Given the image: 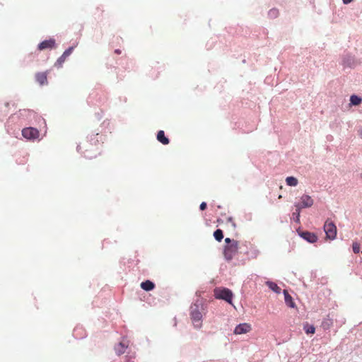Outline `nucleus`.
<instances>
[{
	"instance_id": "1",
	"label": "nucleus",
	"mask_w": 362,
	"mask_h": 362,
	"mask_svg": "<svg viewBox=\"0 0 362 362\" xmlns=\"http://www.w3.org/2000/svg\"><path fill=\"white\" fill-rule=\"evenodd\" d=\"M99 134H91L77 146L78 152L88 159L95 158L100 153Z\"/></svg>"
},
{
	"instance_id": "2",
	"label": "nucleus",
	"mask_w": 362,
	"mask_h": 362,
	"mask_svg": "<svg viewBox=\"0 0 362 362\" xmlns=\"http://www.w3.org/2000/svg\"><path fill=\"white\" fill-rule=\"evenodd\" d=\"M243 244L240 245L239 243L228 238V260L235 257L242 252L247 253L246 250L243 251Z\"/></svg>"
},
{
	"instance_id": "3",
	"label": "nucleus",
	"mask_w": 362,
	"mask_h": 362,
	"mask_svg": "<svg viewBox=\"0 0 362 362\" xmlns=\"http://www.w3.org/2000/svg\"><path fill=\"white\" fill-rule=\"evenodd\" d=\"M202 306L194 303L190 307V316L193 324L196 327H200L202 318Z\"/></svg>"
},
{
	"instance_id": "4",
	"label": "nucleus",
	"mask_w": 362,
	"mask_h": 362,
	"mask_svg": "<svg viewBox=\"0 0 362 362\" xmlns=\"http://www.w3.org/2000/svg\"><path fill=\"white\" fill-rule=\"evenodd\" d=\"M324 230L326 233L327 238L330 240L335 239L337 236V227L335 224L327 219L324 224Z\"/></svg>"
},
{
	"instance_id": "5",
	"label": "nucleus",
	"mask_w": 362,
	"mask_h": 362,
	"mask_svg": "<svg viewBox=\"0 0 362 362\" xmlns=\"http://www.w3.org/2000/svg\"><path fill=\"white\" fill-rule=\"evenodd\" d=\"M39 131L33 127H27L22 130V135L28 139H35L39 137Z\"/></svg>"
},
{
	"instance_id": "6",
	"label": "nucleus",
	"mask_w": 362,
	"mask_h": 362,
	"mask_svg": "<svg viewBox=\"0 0 362 362\" xmlns=\"http://www.w3.org/2000/svg\"><path fill=\"white\" fill-rule=\"evenodd\" d=\"M300 203L295 204L296 208L303 209L310 207L313 205L314 201L309 195L304 194L300 197Z\"/></svg>"
},
{
	"instance_id": "7",
	"label": "nucleus",
	"mask_w": 362,
	"mask_h": 362,
	"mask_svg": "<svg viewBox=\"0 0 362 362\" xmlns=\"http://www.w3.org/2000/svg\"><path fill=\"white\" fill-rule=\"evenodd\" d=\"M252 330V326L249 323H241L237 325L234 329L235 334H247Z\"/></svg>"
},
{
	"instance_id": "8",
	"label": "nucleus",
	"mask_w": 362,
	"mask_h": 362,
	"mask_svg": "<svg viewBox=\"0 0 362 362\" xmlns=\"http://www.w3.org/2000/svg\"><path fill=\"white\" fill-rule=\"evenodd\" d=\"M74 50V47H70L67 49H66L62 55L55 62V66L62 67L64 62L66 61V58L72 53Z\"/></svg>"
},
{
	"instance_id": "9",
	"label": "nucleus",
	"mask_w": 362,
	"mask_h": 362,
	"mask_svg": "<svg viewBox=\"0 0 362 362\" xmlns=\"http://www.w3.org/2000/svg\"><path fill=\"white\" fill-rule=\"evenodd\" d=\"M55 47V40L54 39H49L42 41L38 45V49L39 50H44L46 49H52Z\"/></svg>"
},
{
	"instance_id": "10",
	"label": "nucleus",
	"mask_w": 362,
	"mask_h": 362,
	"mask_svg": "<svg viewBox=\"0 0 362 362\" xmlns=\"http://www.w3.org/2000/svg\"><path fill=\"white\" fill-rule=\"evenodd\" d=\"M300 237L303 239L306 240L308 242L310 243H314L317 241V235L311 232L304 231L299 233Z\"/></svg>"
},
{
	"instance_id": "11",
	"label": "nucleus",
	"mask_w": 362,
	"mask_h": 362,
	"mask_svg": "<svg viewBox=\"0 0 362 362\" xmlns=\"http://www.w3.org/2000/svg\"><path fill=\"white\" fill-rule=\"evenodd\" d=\"M127 347L128 343L124 341H122L117 345L115 346V349L117 354L119 356L125 352Z\"/></svg>"
},
{
	"instance_id": "12",
	"label": "nucleus",
	"mask_w": 362,
	"mask_h": 362,
	"mask_svg": "<svg viewBox=\"0 0 362 362\" xmlns=\"http://www.w3.org/2000/svg\"><path fill=\"white\" fill-rule=\"evenodd\" d=\"M36 81L40 84L44 85L47 83V73L39 72L35 74Z\"/></svg>"
},
{
	"instance_id": "13",
	"label": "nucleus",
	"mask_w": 362,
	"mask_h": 362,
	"mask_svg": "<svg viewBox=\"0 0 362 362\" xmlns=\"http://www.w3.org/2000/svg\"><path fill=\"white\" fill-rule=\"evenodd\" d=\"M141 288L146 291H152L155 288V284L154 283H153L152 281H151L150 280H146L145 281H143L141 284Z\"/></svg>"
},
{
	"instance_id": "14",
	"label": "nucleus",
	"mask_w": 362,
	"mask_h": 362,
	"mask_svg": "<svg viewBox=\"0 0 362 362\" xmlns=\"http://www.w3.org/2000/svg\"><path fill=\"white\" fill-rule=\"evenodd\" d=\"M214 296L218 299H223L226 300V288H216L214 290Z\"/></svg>"
},
{
	"instance_id": "15",
	"label": "nucleus",
	"mask_w": 362,
	"mask_h": 362,
	"mask_svg": "<svg viewBox=\"0 0 362 362\" xmlns=\"http://www.w3.org/2000/svg\"><path fill=\"white\" fill-rule=\"evenodd\" d=\"M157 139L159 142L164 145H167L169 144V139L165 136L164 131L160 130L157 133Z\"/></svg>"
},
{
	"instance_id": "16",
	"label": "nucleus",
	"mask_w": 362,
	"mask_h": 362,
	"mask_svg": "<svg viewBox=\"0 0 362 362\" xmlns=\"http://www.w3.org/2000/svg\"><path fill=\"white\" fill-rule=\"evenodd\" d=\"M284 294L285 297L286 303L291 308H293L295 306L294 303L293 302L292 297L290 296L288 292L286 290H284Z\"/></svg>"
},
{
	"instance_id": "17",
	"label": "nucleus",
	"mask_w": 362,
	"mask_h": 362,
	"mask_svg": "<svg viewBox=\"0 0 362 362\" xmlns=\"http://www.w3.org/2000/svg\"><path fill=\"white\" fill-rule=\"evenodd\" d=\"M362 102V98L358 95H352L350 97V104L351 105H359Z\"/></svg>"
},
{
	"instance_id": "18",
	"label": "nucleus",
	"mask_w": 362,
	"mask_h": 362,
	"mask_svg": "<svg viewBox=\"0 0 362 362\" xmlns=\"http://www.w3.org/2000/svg\"><path fill=\"white\" fill-rule=\"evenodd\" d=\"M267 285L268 287L276 293H280L281 291V288L275 283L272 281H267Z\"/></svg>"
},
{
	"instance_id": "19",
	"label": "nucleus",
	"mask_w": 362,
	"mask_h": 362,
	"mask_svg": "<svg viewBox=\"0 0 362 362\" xmlns=\"http://www.w3.org/2000/svg\"><path fill=\"white\" fill-rule=\"evenodd\" d=\"M303 329L306 334H314L315 332V327L313 325H309L308 322H305L303 325Z\"/></svg>"
},
{
	"instance_id": "20",
	"label": "nucleus",
	"mask_w": 362,
	"mask_h": 362,
	"mask_svg": "<svg viewBox=\"0 0 362 362\" xmlns=\"http://www.w3.org/2000/svg\"><path fill=\"white\" fill-rule=\"evenodd\" d=\"M214 237L217 241L221 242L222 240V239L223 238V233L222 230H221V229L216 230L214 233Z\"/></svg>"
},
{
	"instance_id": "21",
	"label": "nucleus",
	"mask_w": 362,
	"mask_h": 362,
	"mask_svg": "<svg viewBox=\"0 0 362 362\" xmlns=\"http://www.w3.org/2000/svg\"><path fill=\"white\" fill-rule=\"evenodd\" d=\"M286 182L288 186H292V187L296 186L298 183V180L294 177H288L286 179Z\"/></svg>"
},
{
	"instance_id": "22",
	"label": "nucleus",
	"mask_w": 362,
	"mask_h": 362,
	"mask_svg": "<svg viewBox=\"0 0 362 362\" xmlns=\"http://www.w3.org/2000/svg\"><path fill=\"white\" fill-rule=\"evenodd\" d=\"M353 251L354 253H358L360 252V245L358 243H354L353 245Z\"/></svg>"
},
{
	"instance_id": "23",
	"label": "nucleus",
	"mask_w": 362,
	"mask_h": 362,
	"mask_svg": "<svg viewBox=\"0 0 362 362\" xmlns=\"http://www.w3.org/2000/svg\"><path fill=\"white\" fill-rule=\"evenodd\" d=\"M269 15L271 17H276L279 15V11L277 9H275V8L271 9L269 11Z\"/></svg>"
},
{
	"instance_id": "24",
	"label": "nucleus",
	"mask_w": 362,
	"mask_h": 362,
	"mask_svg": "<svg viewBox=\"0 0 362 362\" xmlns=\"http://www.w3.org/2000/svg\"><path fill=\"white\" fill-rule=\"evenodd\" d=\"M300 209H301L296 208V212L293 214V215H296V221L297 222L300 221Z\"/></svg>"
},
{
	"instance_id": "25",
	"label": "nucleus",
	"mask_w": 362,
	"mask_h": 362,
	"mask_svg": "<svg viewBox=\"0 0 362 362\" xmlns=\"http://www.w3.org/2000/svg\"><path fill=\"white\" fill-rule=\"evenodd\" d=\"M233 293L230 290L228 289V303L232 304Z\"/></svg>"
},
{
	"instance_id": "26",
	"label": "nucleus",
	"mask_w": 362,
	"mask_h": 362,
	"mask_svg": "<svg viewBox=\"0 0 362 362\" xmlns=\"http://www.w3.org/2000/svg\"><path fill=\"white\" fill-rule=\"evenodd\" d=\"M206 206L207 205L206 202H202L201 203L199 208L201 210H204L206 208Z\"/></svg>"
},
{
	"instance_id": "27",
	"label": "nucleus",
	"mask_w": 362,
	"mask_h": 362,
	"mask_svg": "<svg viewBox=\"0 0 362 362\" xmlns=\"http://www.w3.org/2000/svg\"><path fill=\"white\" fill-rule=\"evenodd\" d=\"M353 0H343V2L345 4H349Z\"/></svg>"
},
{
	"instance_id": "28",
	"label": "nucleus",
	"mask_w": 362,
	"mask_h": 362,
	"mask_svg": "<svg viewBox=\"0 0 362 362\" xmlns=\"http://www.w3.org/2000/svg\"><path fill=\"white\" fill-rule=\"evenodd\" d=\"M115 53H116L117 54H121V50L117 49L115 50Z\"/></svg>"
},
{
	"instance_id": "29",
	"label": "nucleus",
	"mask_w": 362,
	"mask_h": 362,
	"mask_svg": "<svg viewBox=\"0 0 362 362\" xmlns=\"http://www.w3.org/2000/svg\"><path fill=\"white\" fill-rule=\"evenodd\" d=\"M228 222H231V223H232V224H233V226L235 227V224H234V223H233V221H232V218H228Z\"/></svg>"
},
{
	"instance_id": "30",
	"label": "nucleus",
	"mask_w": 362,
	"mask_h": 362,
	"mask_svg": "<svg viewBox=\"0 0 362 362\" xmlns=\"http://www.w3.org/2000/svg\"><path fill=\"white\" fill-rule=\"evenodd\" d=\"M223 255H224L225 256H226V247H224V249H223Z\"/></svg>"
},
{
	"instance_id": "31",
	"label": "nucleus",
	"mask_w": 362,
	"mask_h": 362,
	"mask_svg": "<svg viewBox=\"0 0 362 362\" xmlns=\"http://www.w3.org/2000/svg\"><path fill=\"white\" fill-rule=\"evenodd\" d=\"M360 177L361 178H362V173L360 174Z\"/></svg>"
}]
</instances>
